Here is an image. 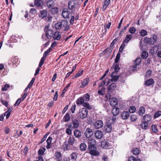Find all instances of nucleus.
Instances as JSON below:
<instances>
[{"mask_svg": "<svg viewBox=\"0 0 161 161\" xmlns=\"http://www.w3.org/2000/svg\"><path fill=\"white\" fill-rule=\"evenodd\" d=\"M89 145L88 146V149L89 150V153L91 155L94 156H98L99 153L98 151L96 150V147L94 146L95 140L94 139H91L89 141Z\"/></svg>", "mask_w": 161, "mask_h": 161, "instance_id": "f257e3e1", "label": "nucleus"}, {"mask_svg": "<svg viewBox=\"0 0 161 161\" xmlns=\"http://www.w3.org/2000/svg\"><path fill=\"white\" fill-rule=\"evenodd\" d=\"M88 114V111L87 109L85 108H83L79 109L77 116L79 118L83 119L86 118Z\"/></svg>", "mask_w": 161, "mask_h": 161, "instance_id": "f03ea898", "label": "nucleus"}, {"mask_svg": "<svg viewBox=\"0 0 161 161\" xmlns=\"http://www.w3.org/2000/svg\"><path fill=\"white\" fill-rule=\"evenodd\" d=\"M79 7V5L77 3H75L74 1H69L68 3V7L70 10L77 11Z\"/></svg>", "mask_w": 161, "mask_h": 161, "instance_id": "7ed1b4c3", "label": "nucleus"}, {"mask_svg": "<svg viewBox=\"0 0 161 161\" xmlns=\"http://www.w3.org/2000/svg\"><path fill=\"white\" fill-rule=\"evenodd\" d=\"M93 126L96 129H98L102 127L103 125V121L101 120H98L93 123Z\"/></svg>", "mask_w": 161, "mask_h": 161, "instance_id": "20e7f679", "label": "nucleus"}, {"mask_svg": "<svg viewBox=\"0 0 161 161\" xmlns=\"http://www.w3.org/2000/svg\"><path fill=\"white\" fill-rule=\"evenodd\" d=\"M142 59L140 57L137 58L135 61L134 65L133 66L132 69L133 71H135L137 70L138 68L137 66L139 65L141 62Z\"/></svg>", "mask_w": 161, "mask_h": 161, "instance_id": "39448f33", "label": "nucleus"}, {"mask_svg": "<svg viewBox=\"0 0 161 161\" xmlns=\"http://www.w3.org/2000/svg\"><path fill=\"white\" fill-rule=\"evenodd\" d=\"M62 14L64 18H69L70 16H71V13L69 11L68 9L65 8L62 10Z\"/></svg>", "mask_w": 161, "mask_h": 161, "instance_id": "423d86ee", "label": "nucleus"}, {"mask_svg": "<svg viewBox=\"0 0 161 161\" xmlns=\"http://www.w3.org/2000/svg\"><path fill=\"white\" fill-rule=\"evenodd\" d=\"M62 28L65 31H67L69 28L67 20H63L61 21Z\"/></svg>", "mask_w": 161, "mask_h": 161, "instance_id": "0eeeda50", "label": "nucleus"}, {"mask_svg": "<svg viewBox=\"0 0 161 161\" xmlns=\"http://www.w3.org/2000/svg\"><path fill=\"white\" fill-rule=\"evenodd\" d=\"M44 31L46 32V37L50 39L53 36V31L51 30H47V29L45 28L44 29Z\"/></svg>", "mask_w": 161, "mask_h": 161, "instance_id": "6e6552de", "label": "nucleus"}, {"mask_svg": "<svg viewBox=\"0 0 161 161\" xmlns=\"http://www.w3.org/2000/svg\"><path fill=\"white\" fill-rule=\"evenodd\" d=\"M93 134V132L92 129L88 128H87L85 133V135L87 138H89Z\"/></svg>", "mask_w": 161, "mask_h": 161, "instance_id": "1a4fd4ad", "label": "nucleus"}, {"mask_svg": "<svg viewBox=\"0 0 161 161\" xmlns=\"http://www.w3.org/2000/svg\"><path fill=\"white\" fill-rule=\"evenodd\" d=\"M101 146L103 148L107 149L108 148H110V145L108 141L104 140L101 142Z\"/></svg>", "mask_w": 161, "mask_h": 161, "instance_id": "9d476101", "label": "nucleus"}, {"mask_svg": "<svg viewBox=\"0 0 161 161\" xmlns=\"http://www.w3.org/2000/svg\"><path fill=\"white\" fill-rule=\"evenodd\" d=\"M95 134V137L98 139H101L103 136V132L100 130L96 131Z\"/></svg>", "mask_w": 161, "mask_h": 161, "instance_id": "9b49d317", "label": "nucleus"}, {"mask_svg": "<svg viewBox=\"0 0 161 161\" xmlns=\"http://www.w3.org/2000/svg\"><path fill=\"white\" fill-rule=\"evenodd\" d=\"M121 117L123 119H126L129 117V114L127 111H123L121 112Z\"/></svg>", "mask_w": 161, "mask_h": 161, "instance_id": "f8f14e48", "label": "nucleus"}, {"mask_svg": "<svg viewBox=\"0 0 161 161\" xmlns=\"http://www.w3.org/2000/svg\"><path fill=\"white\" fill-rule=\"evenodd\" d=\"M52 140L53 138L52 137H51V136H49L47 139L46 142L47 145L46 146V147L47 149H49L51 147V142H52Z\"/></svg>", "mask_w": 161, "mask_h": 161, "instance_id": "ddd939ff", "label": "nucleus"}, {"mask_svg": "<svg viewBox=\"0 0 161 161\" xmlns=\"http://www.w3.org/2000/svg\"><path fill=\"white\" fill-rule=\"evenodd\" d=\"M112 127L110 124H107L104 126V130L107 133H109L111 132Z\"/></svg>", "mask_w": 161, "mask_h": 161, "instance_id": "4468645a", "label": "nucleus"}, {"mask_svg": "<svg viewBox=\"0 0 161 161\" xmlns=\"http://www.w3.org/2000/svg\"><path fill=\"white\" fill-rule=\"evenodd\" d=\"M55 159L57 161H62V157L59 152H57L55 153Z\"/></svg>", "mask_w": 161, "mask_h": 161, "instance_id": "2eb2a0df", "label": "nucleus"}, {"mask_svg": "<svg viewBox=\"0 0 161 161\" xmlns=\"http://www.w3.org/2000/svg\"><path fill=\"white\" fill-rule=\"evenodd\" d=\"M146 39L148 40H150V44H154L157 41V36L155 35H153L152 37L150 38H146Z\"/></svg>", "mask_w": 161, "mask_h": 161, "instance_id": "dca6fc26", "label": "nucleus"}, {"mask_svg": "<svg viewBox=\"0 0 161 161\" xmlns=\"http://www.w3.org/2000/svg\"><path fill=\"white\" fill-rule=\"evenodd\" d=\"M118 100L115 98H112L110 99V104L113 107H115L117 104Z\"/></svg>", "mask_w": 161, "mask_h": 161, "instance_id": "f3484780", "label": "nucleus"}, {"mask_svg": "<svg viewBox=\"0 0 161 161\" xmlns=\"http://www.w3.org/2000/svg\"><path fill=\"white\" fill-rule=\"evenodd\" d=\"M119 108L117 107H114L112 109V113L114 116L118 115L119 113Z\"/></svg>", "mask_w": 161, "mask_h": 161, "instance_id": "a211bd4d", "label": "nucleus"}, {"mask_svg": "<svg viewBox=\"0 0 161 161\" xmlns=\"http://www.w3.org/2000/svg\"><path fill=\"white\" fill-rule=\"evenodd\" d=\"M140 127L143 129L146 130L148 127V124L146 122L142 121L140 125Z\"/></svg>", "mask_w": 161, "mask_h": 161, "instance_id": "6ab92c4d", "label": "nucleus"}, {"mask_svg": "<svg viewBox=\"0 0 161 161\" xmlns=\"http://www.w3.org/2000/svg\"><path fill=\"white\" fill-rule=\"evenodd\" d=\"M116 85L114 83L111 84L108 88V92H111L114 90L116 88Z\"/></svg>", "mask_w": 161, "mask_h": 161, "instance_id": "aec40b11", "label": "nucleus"}, {"mask_svg": "<svg viewBox=\"0 0 161 161\" xmlns=\"http://www.w3.org/2000/svg\"><path fill=\"white\" fill-rule=\"evenodd\" d=\"M78 153L75 152L72 153L70 155L71 159L73 161H75L77 158Z\"/></svg>", "mask_w": 161, "mask_h": 161, "instance_id": "412c9836", "label": "nucleus"}, {"mask_svg": "<svg viewBox=\"0 0 161 161\" xmlns=\"http://www.w3.org/2000/svg\"><path fill=\"white\" fill-rule=\"evenodd\" d=\"M61 37L60 33L58 31L55 32L54 34L53 39L54 40H59Z\"/></svg>", "mask_w": 161, "mask_h": 161, "instance_id": "4be33fe9", "label": "nucleus"}, {"mask_svg": "<svg viewBox=\"0 0 161 161\" xmlns=\"http://www.w3.org/2000/svg\"><path fill=\"white\" fill-rule=\"evenodd\" d=\"M132 36L131 34L127 35L126 36L124 41H123V43H128L130 41L131 39Z\"/></svg>", "mask_w": 161, "mask_h": 161, "instance_id": "5701e85b", "label": "nucleus"}, {"mask_svg": "<svg viewBox=\"0 0 161 161\" xmlns=\"http://www.w3.org/2000/svg\"><path fill=\"white\" fill-rule=\"evenodd\" d=\"M152 119L151 116L149 115H146L143 116V119L144 122L147 123L150 121Z\"/></svg>", "mask_w": 161, "mask_h": 161, "instance_id": "b1692460", "label": "nucleus"}, {"mask_svg": "<svg viewBox=\"0 0 161 161\" xmlns=\"http://www.w3.org/2000/svg\"><path fill=\"white\" fill-rule=\"evenodd\" d=\"M72 123L73 125V128H76L79 126V122L77 119H75L72 120Z\"/></svg>", "mask_w": 161, "mask_h": 161, "instance_id": "393cba45", "label": "nucleus"}, {"mask_svg": "<svg viewBox=\"0 0 161 161\" xmlns=\"http://www.w3.org/2000/svg\"><path fill=\"white\" fill-rule=\"evenodd\" d=\"M84 98L83 97H80L78 98L76 101V103L78 105L82 104L85 103Z\"/></svg>", "mask_w": 161, "mask_h": 161, "instance_id": "a878e982", "label": "nucleus"}, {"mask_svg": "<svg viewBox=\"0 0 161 161\" xmlns=\"http://www.w3.org/2000/svg\"><path fill=\"white\" fill-rule=\"evenodd\" d=\"M75 141V138L74 136H70L68 140V143L70 145H72L74 144Z\"/></svg>", "mask_w": 161, "mask_h": 161, "instance_id": "bb28decb", "label": "nucleus"}, {"mask_svg": "<svg viewBox=\"0 0 161 161\" xmlns=\"http://www.w3.org/2000/svg\"><path fill=\"white\" fill-rule=\"evenodd\" d=\"M74 134L75 136L77 138L80 137L81 136V133L80 130H75Z\"/></svg>", "mask_w": 161, "mask_h": 161, "instance_id": "cd10ccee", "label": "nucleus"}, {"mask_svg": "<svg viewBox=\"0 0 161 161\" xmlns=\"http://www.w3.org/2000/svg\"><path fill=\"white\" fill-rule=\"evenodd\" d=\"M35 80V78H33L31 80V81H30V83H29V84H28V85L27 87H26V88L24 90V92L26 91L27 90L28 88H30V87H31L33 85V84L34 83Z\"/></svg>", "mask_w": 161, "mask_h": 161, "instance_id": "c85d7f7f", "label": "nucleus"}, {"mask_svg": "<svg viewBox=\"0 0 161 161\" xmlns=\"http://www.w3.org/2000/svg\"><path fill=\"white\" fill-rule=\"evenodd\" d=\"M110 0H105L103 7V10H105L110 3Z\"/></svg>", "mask_w": 161, "mask_h": 161, "instance_id": "c756f323", "label": "nucleus"}, {"mask_svg": "<svg viewBox=\"0 0 161 161\" xmlns=\"http://www.w3.org/2000/svg\"><path fill=\"white\" fill-rule=\"evenodd\" d=\"M111 25V22H108V24H105L104 26V28L105 29V34H106V33L107 32V29H109L110 28V25Z\"/></svg>", "mask_w": 161, "mask_h": 161, "instance_id": "7c9ffc66", "label": "nucleus"}, {"mask_svg": "<svg viewBox=\"0 0 161 161\" xmlns=\"http://www.w3.org/2000/svg\"><path fill=\"white\" fill-rule=\"evenodd\" d=\"M40 16L42 18L46 17L47 15V12L46 10H43L40 11Z\"/></svg>", "mask_w": 161, "mask_h": 161, "instance_id": "2f4dec72", "label": "nucleus"}, {"mask_svg": "<svg viewBox=\"0 0 161 161\" xmlns=\"http://www.w3.org/2000/svg\"><path fill=\"white\" fill-rule=\"evenodd\" d=\"M86 149V145L85 143H81L80 145V149L81 151H85Z\"/></svg>", "mask_w": 161, "mask_h": 161, "instance_id": "473e14b6", "label": "nucleus"}, {"mask_svg": "<svg viewBox=\"0 0 161 161\" xmlns=\"http://www.w3.org/2000/svg\"><path fill=\"white\" fill-rule=\"evenodd\" d=\"M145 111V108L144 107H141L140 108L139 110V114L140 115H142L143 114Z\"/></svg>", "mask_w": 161, "mask_h": 161, "instance_id": "72a5a7b5", "label": "nucleus"}, {"mask_svg": "<svg viewBox=\"0 0 161 161\" xmlns=\"http://www.w3.org/2000/svg\"><path fill=\"white\" fill-rule=\"evenodd\" d=\"M54 1L52 0L48 1L47 3V6L49 8L53 7L54 5Z\"/></svg>", "mask_w": 161, "mask_h": 161, "instance_id": "f704fd0d", "label": "nucleus"}, {"mask_svg": "<svg viewBox=\"0 0 161 161\" xmlns=\"http://www.w3.org/2000/svg\"><path fill=\"white\" fill-rule=\"evenodd\" d=\"M12 111V109H11L10 108L8 109V110L4 113V116H6V119H8L10 114V113L11 112V111Z\"/></svg>", "mask_w": 161, "mask_h": 161, "instance_id": "c9c22d12", "label": "nucleus"}, {"mask_svg": "<svg viewBox=\"0 0 161 161\" xmlns=\"http://www.w3.org/2000/svg\"><path fill=\"white\" fill-rule=\"evenodd\" d=\"M153 80L152 79H150L146 81L145 84L147 86H149L153 84Z\"/></svg>", "mask_w": 161, "mask_h": 161, "instance_id": "e433bc0d", "label": "nucleus"}, {"mask_svg": "<svg viewBox=\"0 0 161 161\" xmlns=\"http://www.w3.org/2000/svg\"><path fill=\"white\" fill-rule=\"evenodd\" d=\"M148 54L146 51H143L141 54V57L142 58L145 59L148 56Z\"/></svg>", "mask_w": 161, "mask_h": 161, "instance_id": "4c0bfd02", "label": "nucleus"}, {"mask_svg": "<svg viewBox=\"0 0 161 161\" xmlns=\"http://www.w3.org/2000/svg\"><path fill=\"white\" fill-rule=\"evenodd\" d=\"M64 121L65 122H68L70 119V117L69 114L66 113L64 117Z\"/></svg>", "mask_w": 161, "mask_h": 161, "instance_id": "58836bf2", "label": "nucleus"}, {"mask_svg": "<svg viewBox=\"0 0 161 161\" xmlns=\"http://www.w3.org/2000/svg\"><path fill=\"white\" fill-rule=\"evenodd\" d=\"M89 81V79L87 78L85 79L84 81L82 83V85L80 86L81 88H83L84 86L86 85Z\"/></svg>", "mask_w": 161, "mask_h": 161, "instance_id": "ea45409f", "label": "nucleus"}, {"mask_svg": "<svg viewBox=\"0 0 161 161\" xmlns=\"http://www.w3.org/2000/svg\"><path fill=\"white\" fill-rule=\"evenodd\" d=\"M35 4L38 7L41 6L42 4V0H35Z\"/></svg>", "mask_w": 161, "mask_h": 161, "instance_id": "a19ab883", "label": "nucleus"}, {"mask_svg": "<svg viewBox=\"0 0 161 161\" xmlns=\"http://www.w3.org/2000/svg\"><path fill=\"white\" fill-rule=\"evenodd\" d=\"M112 78L111 79V81H116L119 79V75H114L113 74L111 75Z\"/></svg>", "mask_w": 161, "mask_h": 161, "instance_id": "79ce46f5", "label": "nucleus"}, {"mask_svg": "<svg viewBox=\"0 0 161 161\" xmlns=\"http://www.w3.org/2000/svg\"><path fill=\"white\" fill-rule=\"evenodd\" d=\"M55 28L57 30L62 28L61 22H58L55 24Z\"/></svg>", "mask_w": 161, "mask_h": 161, "instance_id": "37998d69", "label": "nucleus"}, {"mask_svg": "<svg viewBox=\"0 0 161 161\" xmlns=\"http://www.w3.org/2000/svg\"><path fill=\"white\" fill-rule=\"evenodd\" d=\"M83 97L84 98V99L86 101H89L90 99V95L87 93L83 95Z\"/></svg>", "mask_w": 161, "mask_h": 161, "instance_id": "c03bdc74", "label": "nucleus"}, {"mask_svg": "<svg viewBox=\"0 0 161 161\" xmlns=\"http://www.w3.org/2000/svg\"><path fill=\"white\" fill-rule=\"evenodd\" d=\"M136 31V29L134 27H130L129 30V32L131 34H134Z\"/></svg>", "mask_w": 161, "mask_h": 161, "instance_id": "a18cd8bd", "label": "nucleus"}, {"mask_svg": "<svg viewBox=\"0 0 161 161\" xmlns=\"http://www.w3.org/2000/svg\"><path fill=\"white\" fill-rule=\"evenodd\" d=\"M141 36H144L147 34V31L144 30H142L140 32Z\"/></svg>", "mask_w": 161, "mask_h": 161, "instance_id": "49530a36", "label": "nucleus"}, {"mask_svg": "<svg viewBox=\"0 0 161 161\" xmlns=\"http://www.w3.org/2000/svg\"><path fill=\"white\" fill-rule=\"evenodd\" d=\"M132 152L134 154L137 155L139 153V150L138 148H135L132 150Z\"/></svg>", "mask_w": 161, "mask_h": 161, "instance_id": "de8ad7c7", "label": "nucleus"}, {"mask_svg": "<svg viewBox=\"0 0 161 161\" xmlns=\"http://www.w3.org/2000/svg\"><path fill=\"white\" fill-rule=\"evenodd\" d=\"M58 12V8L57 7L53 8H52L51 10V13L53 14H57Z\"/></svg>", "mask_w": 161, "mask_h": 161, "instance_id": "09e8293b", "label": "nucleus"}, {"mask_svg": "<svg viewBox=\"0 0 161 161\" xmlns=\"http://www.w3.org/2000/svg\"><path fill=\"white\" fill-rule=\"evenodd\" d=\"M152 130L153 132L156 133L157 132V126L155 125H153L151 127Z\"/></svg>", "mask_w": 161, "mask_h": 161, "instance_id": "8fccbe9b", "label": "nucleus"}, {"mask_svg": "<svg viewBox=\"0 0 161 161\" xmlns=\"http://www.w3.org/2000/svg\"><path fill=\"white\" fill-rule=\"evenodd\" d=\"M46 150L45 148L42 147L38 151V154L40 155H42L43 154L44 152Z\"/></svg>", "mask_w": 161, "mask_h": 161, "instance_id": "3c124183", "label": "nucleus"}, {"mask_svg": "<svg viewBox=\"0 0 161 161\" xmlns=\"http://www.w3.org/2000/svg\"><path fill=\"white\" fill-rule=\"evenodd\" d=\"M129 161H141V160L139 159H137L133 156H131L129 158Z\"/></svg>", "mask_w": 161, "mask_h": 161, "instance_id": "603ef678", "label": "nucleus"}, {"mask_svg": "<svg viewBox=\"0 0 161 161\" xmlns=\"http://www.w3.org/2000/svg\"><path fill=\"white\" fill-rule=\"evenodd\" d=\"M105 88L104 87H102L101 89L98 91V93L99 95H103L105 93Z\"/></svg>", "mask_w": 161, "mask_h": 161, "instance_id": "864d4df0", "label": "nucleus"}, {"mask_svg": "<svg viewBox=\"0 0 161 161\" xmlns=\"http://www.w3.org/2000/svg\"><path fill=\"white\" fill-rule=\"evenodd\" d=\"M136 108L135 106L130 107L129 108V112L130 113H133L136 111Z\"/></svg>", "mask_w": 161, "mask_h": 161, "instance_id": "5fc2aeb1", "label": "nucleus"}, {"mask_svg": "<svg viewBox=\"0 0 161 161\" xmlns=\"http://www.w3.org/2000/svg\"><path fill=\"white\" fill-rule=\"evenodd\" d=\"M161 115V111H158L155 113L154 115V118H156Z\"/></svg>", "mask_w": 161, "mask_h": 161, "instance_id": "6e6d98bb", "label": "nucleus"}, {"mask_svg": "<svg viewBox=\"0 0 161 161\" xmlns=\"http://www.w3.org/2000/svg\"><path fill=\"white\" fill-rule=\"evenodd\" d=\"M83 106L85 107L87 109H90L92 108V107L91 106L87 103L86 102H85L83 104Z\"/></svg>", "mask_w": 161, "mask_h": 161, "instance_id": "4d7b16f0", "label": "nucleus"}, {"mask_svg": "<svg viewBox=\"0 0 161 161\" xmlns=\"http://www.w3.org/2000/svg\"><path fill=\"white\" fill-rule=\"evenodd\" d=\"M130 119L131 121L134 122L136 121L137 119V117L136 115L135 114H132L130 117Z\"/></svg>", "mask_w": 161, "mask_h": 161, "instance_id": "13d9d810", "label": "nucleus"}, {"mask_svg": "<svg viewBox=\"0 0 161 161\" xmlns=\"http://www.w3.org/2000/svg\"><path fill=\"white\" fill-rule=\"evenodd\" d=\"M69 86H70V84L67 85L64 88V89L63 90L62 93L61 94V96H62V97L64 96V93L66 91L67 89L68 88V87Z\"/></svg>", "mask_w": 161, "mask_h": 161, "instance_id": "bf43d9fd", "label": "nucleus"}, {"mask_svg": "<svg viewBox=\"0 0 161 161\" xmlns=\"http://www.w3.org/2000/svg\"><path fill=\"white\" fill-rule=\"evenodd\" d=\"M45 60V58L43 57L42 58L39 64V67H41L42 66V64L44 63Z\"/></svg>", "mask_w": 161, "mask_h": 161, "instance_id": "052dcab7", "label": "nucleus"}, {"mask_svg": "<svg viewBox=\"0 0 161 161\" xmlns=\"http://www.w3.org/2000/svg\"><path fill=\"white\" fill-rule=\"evenodd\" d=\"M76 108V105L75 103L73 104L72 107L71 108V111L72 113L75 112V110Z\"/></svg>", "mask_w": 161, "mask_h": 161, "instance_id": "680f3d73", "label": "nucleus"}, {"mask_svg": "<svg viewBox=\"0 0 161 161\" xmlns=\"http://www.w3.org/2000/svg\"><path fill=\"white\" fill-rule=\"evenodd\" d=\"M10 87L9 85L8 84H5L4 86H3L2 88V90L3 91H6L7 90V88Z\"/></svg>", "mask_w": 161, "mask_h": 161, "instance_id": "e2e57ef3", "label": "nucleus"}, {"mask_svg": "<svg viewBox=\"0 0 161 161\" xmlns=\"http://www.w3.org/2000/svg\"><path fill=\"white\" fill-rule=\"evenodd\" d=\"M83 71L82 70L80 71H79L75 75V78L78 77L81 75L83 74Z\"/></svg>", "mask_w": 161, "mask_h": 161, "instance_id": "0e129e2a", "label": "nucleus"}, {"mask_svg": "<svg viewBox=\"0 0 161 161\" xmlns=\"http://www.w3.org/2000/svg\"><path fill=\"white\" fill-rule=\"evenodd\" d=\"M120 56V54L118 53L117 54V55H116L115 59V63H117L118 62L119 60V59Z\"/></svg>", "mask_w": 161, "mask_h": 161, "instance_id": "69168bd1", "label": "nucleus"}, {"mask_svg": "<svg viewBox=\"0 0 161 161\" xmlns=\"http://www.w3.org/2000/svg\"><path fill=\"white\" fill-rule=\"evenodd\" d=\"M124 43H124L123 44H122L119 48V51L120 52H122L123 51V50L125 46V45Z\"/></svg>", "mask_w": 161, "mask_h": 161, "instance_id": "338daca9", "label": "nucleus"}, {"mask_svg": "<svg viewBox=\"0 0 161 161\" xmlns=\"http://www.w3.org/2000/svg\"><path fill=\"white\" fill-rule=\"evenodd\" d=\"M66 133L69 135H70L72 134L71 130L69 128H67L66 130Z\"/></svg>", "mask_w": 161, "mask_h": 161, "instance_id": "774afa93", "label": "nucleus"}]
</instances>
